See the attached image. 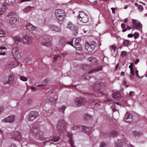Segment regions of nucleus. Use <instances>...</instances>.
I'll list each match as a JSON object with an SVG mask.
<instances>
[{"mask_svg": "<svg viewBox=\"0 0 147 147\" xmlns=\"http://www.w3.org/2000/svg\"><path fill=\"white\" fill-rule=\"evenodd\" d=\"M15 1V0H6V2L9 5H12Z\"/></svg>", "mask_w": 147, "mask_h": 147, "instance_id": "nucleus-37", "label": "nucleus"}, {"mask_svg": "<svg viewBox=\"0 0 147 147\" xmlns=\"http://www.w3.org/2000/svg\"><path fill=\"white\" fill-rule=\"evenodd\" d=\"M32 8V7H31L30 6H28V7H26L24 9V12H27L28 11H30L31 10Z\"/></svg>", "mask_w": 147, "mask_h": 147, "instance_id": "nucleus-38", "label": "nucleus"}, {"mask_svg": "<svg viewBox=\"0 0 147 147\" xmlns=\"http://www.w3.org/2000/svg\"><path fill=\"white\" fill-rule=\"evenodd\" d=\"M61 57L59 55H55L54 57V60H53V62H56L58 60L60 59H61Z\"/></svg>", "mask_w": 147, "mask_h": 147, "instance_id": "nucleus-31", "label": "nucleus"}, {"mask_svg": "<svg viewBox=\"0 0 147 147\" xmlns=\"http://www.w3.org/2000/svg\"><path fill=\"white\" fill-rule=\"evenodd\" d=\"M142 133L140 132H137L134 131L133 132V135L135 136H139Z\"/></svg>", "mask_w": 147, "mask_h": 147, "instance_id": "nucleus-36", "label": "nucleus"}, {"mask_svg": "<svg viewBox=\"0 0 147 147\" xmlns=\"http://www.w3.org/2000/svg\"><path fill=\"white\" fill-rule=\"evenodd\" d=\"M135 94V93L133 91H130L129 92V96L130 97H132L134 96Z\"/></svg>", "mask_w": 147, "mask_h": 147, "instance_id": "nucleus-46", "label": "nucleus"}, {"mask_svg": "<svg viewBox=\"0 0 147 147\" xmlns=\"http://www.w3.org/2000/svg\"><path fill=\"white\" fill-rule=\"evenodd\" d=\"M102 69V67L100 66L97 68H96L95 69H93L91 70H90L89 71V74H91L93 73L96 72L97 71H98L100 70H101Z\"/></svg>", "mask_w": 147, "mask_h": 147, "instance_id": "nucleus-24", "label": "nucleus"}, {"mask_svg": "<svg viewBox=\"0 0 147 147\" xmlns=\"http://www.w3.org/2000/svg\"><path fill=\"white\" fill-rule=\"evenodd\" d=\"M118 132L116 131H113L111 132L110 135L112 136H115L117 135Z\"/></svg>", "mask_w": 147, "mask_h": 147, "instance_id": "nucleus-34", "label": "nucleus"}, {"mask_svg": "<svg viewBox=\"0 0 147 147\" xmlns=\"http://www.w3.org/2000/svg\"><path fill=\"white\" fill-rule=\"evenodd\" d=\"M134 36L135 38L136 39L139 37V34L138 33L135 32L134 34Z\"/></svg>", "mask_w": 147, "mask_h": 147, "instance_id": "nucleus-51", "label": "nucleus"}, {"mask_svg": "<svg viewBox=\"0 0 147 147\" xmlns=\"http://www.w3.org/2000/svg\"><path fill=\"white\" fill-rule=\"evenodd\" d=\"M72 43H73L72 40H71L70 41H67V43L68 44L70 45H71V46H73L74 47V46L73 45Z\"/></svg>", "mask_w": 147, "mask_h": 147, "instance_id": "nucleus-49", "label": "nucleus"}, {"mask_svg": "<svg viewBox=\"0 0 147 147\" xmlns=\"http://www.w3.org/2000/svg\"><path fill=\"white\" fill-rule=\"evenodd\" d=\"M129 42V41L128 40H125L123 42V44L125 46H127Z\"/></svg>", "mask_w": 147, "mask_h": 147, "instance_id": "nucleus-45", "label": "nucleus"}, {"mask_svg": "<svg viewBox=\"0 0 147 147\" xmlns=\"http://www.w3.org/2000/svg\"><path fill=\"white\" fill-rule=\"evenodd\" d=\"M89 59L90 61V62L93 63H95L96 61V59L94 57L89 58Z\"/></svg>", "mask_w": 147, "mask_h": 147, "instance_id": "nucleus-39", "label": "nucleus"}, {"mask_svg": "<svg viewBox=\"0 0 147 147\" xmlns=\"http://www.w3.org/2000/svg\"><path fill=\"white\" fill-rule=\"evenodd\" d=\"M48 81V80L47 79H46L45 80L42 82V84L40 85H39L38 86L42 88H44L46 85L47 82Z\"/></svg>", "mask_w": 147, "mask_h": 147, "instance_id": "nucleus-28", "label": "nucleus"}, {"mask_svg": "<svg viewBox=\"0 0 147 147\" xmlns=\"http://www.w3.org/2000/svg\"><path fill=\"white\" fill-rule=\"evenodd\" d=\"M33 40L32 37L26 35L24 36L23 39V42L25 44H30L32 42Z\"/></svg>", "mask_w": 147, "mask_h": 147, "instance_id": "nucleus-12", "label": "nucleus"}, {"mask_svg": "<svg viewBox=\"0 0 147 147\" xmlns=\"http://www.w3.org/2000/svg\"><path fill=\"white\" fill-rule=\"evenodd\" d=\"M73 30V34L75 36H76L78 34V30L77 28H76V30Z\"/></svg>", "mask_w": 147, "mask_h": 147, "instance_id": "nucleus-41", "label": "nucleus"}, {"mask_svg": "<svg viewBox=\"0 0 147 147\" xmlns=\"http://www.w3.org/2000/svg\"><path fill=\"white\" fill-rule=\"evenodd\" d=\"M134 65L133 63H131L130 64V65L129 66V68L130 69H133Z\"/></svg>", "mask_w": 147, "mask_h": 147, "instance_id": "nucleus-52", "label": "nucleus"}, {"mask_svg": "<svg viewBox=\"0 0 147 147\" xmlns=\"http://www.w3.org/2000/svg\"><path fill=\"white\" fill-rule=\"evenodd\" d=\"M113 97L115 98L118 99L121 97V95L118 92H115L113 95Z\"/></svg>", "mask_w": 147, "mask_h": 147, "instance_id": "nucleus-27", "label": "nucleus"}, {"mask_svg": "<svg viewBox=\"0 0 147 147\" xmlns=\"http://www.w3.org/2000/svg\"><path fill=\"white\" fill-rule=\"evenodd\" d=\"M134 35L133 34H129L127 36L129 38H131Z\"/></svg>", "mask_w": 147, "mask_h": 147, "instance_id": "nucleus-57", "label": "nucleus"}, {"mask_svg": "<svg viewBox=\"0 0 147 147\" xmlns=\"http://www.w3.org/2000/svg\"><path fill=\"white\" fill-rule=\"evenodd\" d=\"M135 73L136 75V76L137 77L139 76V74H138V71L137 70H136L135 71Z\"/></svg>", "mask_w": 147, "mask_h": 147, "instance_id": "nucleus-62", "label": "nucleus"}, {"mask_svg": "<svg viewBox=\"0 0 147 147\" xmlns=\"http://www.w3.org/2000/svg\"><path fill=\"white\" fill-rule=\"evenodd\" d=\"M128 30V28H127V26L126 28H125L124 29H123L122 30V32H124L126 31L127 30Z\"/></svg>", "mask_w": 147, "mask_h": 147, "instance_id": "nucleus-59", "label": "nucleus"}, {"mask_svg": "<svg viewBox=\"0 0 147 147\" xmlns=\"http://www.w3.org/2000/svg\"><path fill=\"white\" fill-rule=\"evenodd\" d=\"M81 40L80 38H78L75 41L74 48H76L77 50L81 51L82 50V48L81 45L80 43Z\"/></svg>", "mask_w": 147, "mask_h": 147, "instance_id": "nucleus-13", "label": "nucleus"}, {"mask_svg": "<svg viewBox=\"0 0 147 147\" xmlns=\"http://www.w3.org/2000/svg\"><path fill=\"white\" fill-rule=\"evenodd\" d=\"M55 15L56 19L59 21H63L66 17L64 11L61 9H57L55 10Z\"/></svg>", "mask_w": 147, "mask_h": 147, "instance_id": "nucleus-2", "label": "nucleus"}, {"mask_svg": "<svg viewBox=\"0 0 147 147\" xmlns=\"http://www.w3.org/2000/svg\"><path fill=\"white\" fill-rule=\"evenodd\" d=\"M52 138L51 139V141L54 142L58 141L60 139L59 136H53L52 137Z\"/></svg>", "mask_w": 147, "mask_h": 147, "instance_id": "nucleus-29", "label": "nucleus"}, {"mask_svg": "<svg viewBox=\"0 0 147 147\" xmlns=\"http://www.w3.org/2000/svg\"><path fill=\"white\" fill-rule=\"evenodd\" d=\"M127 54V52L125 51H123L121 52V55L123 56H124L126 55Z\"/></svg>", "mask_w": 147, "mask_h": 147, "instance_id": "nucleus-48", "label": "nucleus"}, {"mask_svg": "<svg viewBox=\"0 0 147 147\" xmlns=\"http://www.w3.org/2000/svg\"><path fill=\"white\" fill-rule=\"evenodd\" d=\"M106 96H107L106 97L107 98L106 99V100H105V101L106 102V101L108 102H110V103H111V102H111V100L109 98H108L107 97V95H106Z\"/></svg>", "mask_w": 147, "mask_h": 147, "instance_id": "nucleus-47", "label": "nucleus"}, {"mask_svg": "<svg viewBox=\"0 0 147 147\" xmlns=\"http://www.w3.org/2000/svg\"><path fill=\"white\" fill-rule=\"evenodd\" d=\"M20 79L21 80L23 81H26L27 80V78L25 76H21Z\"/></svg>", "mask_w": 147, "mask_h": 147, "instance_id": "nucleus-42", "label": "nucleus"}, {"mask_svg": "<svg viewBox=\"0 0 147 147\" xmlns=\"http://www.w3.org/2000/svg\"><path fill=\"white\" fill-rule=\"evenodd\" d=\"M111 47L112 49L114 50V51H115V49L116 48V47L115 45H112L111 46Z\"/></svg>", "mask_w": 147, "mask_h": 147, "instance_id": "nucleus-61", "label": "nucleus"}, {"mask_svg": "<svg viewBox=\"0 0 147 147\" xmlns=\"http://www.w3.org/2000/svg\"><path fill=\"white\" fill-rule=\"evenodd\" d=\"M96 45L95 42H92L88 43L86 42L85 44V46L86 49L89 52H92L94 50Z\"/></svg>", "mask_w": 147, "mask_h": 147, "instance_id": "nucleus-5", "label": "nucleus"}, {"mask_svg": "<svg viewBox=\"0 0 147 147\" xmlns=\"http://www.w3.org/2000/svg\"><path fill=\"white\" fill-rule=\"evenodd\" d=\"M62 39H61V40H60V42H62L63 43H65V39H64L63 38H62Z\"/></svg>", "mask_w": 147, "mask_h": 147, "instance_id": "nucleus-58", "label": "nucleus"}, {"mask_svg": "<svg viewBox=\"0 0 147 147\" xmlns=\"http://www.w3.org/2000/svg\"><path fill=\"white\" fill-rule=\"evenodd\" d=\"M105 144L104 142H102L100 145V147H104L105 146Z\"/></svg>", "mask_w": 147, "mask_h": 147, "instance_id": "nucleus-56", "label": "nucleus"}, {"mask_svg": "<svg viewBox=\"0 0 147 147\" xmlns=\"http://www.w3.org/2000/svg\"><path fill=\"white\" fill-rule=\"evenodd\" d=\"M9 147H17L14 144H11V146H9Z\"/></svg>", "mask_w": 147, "mask_h": 147, "instance_id": "nucleus-63", "label": "nucleus"}, {"mask_svg": "<svg viewBox=\"0 0 147 147\" xmlns=\"http://www.w3.org/2000/svg\"><path fill=\"white\" fill-rule=\"evenodd\" d=\"M139 61V60L138 59H136L134 63L135 64H137Z\"/></svg>", "mask_w": 147, "mask_h": 147, "instance_id": "nucleus-64", "label": "nucleus"}, {"mask_svg": "<svg viewBox=\"0 0 147 147\" xmlns=\"http://www.w3.org/2000/svg\"><path fill=\"white\" fill-rule=\"evenodd\" d=\"M13 39L15 44H18L22 41V39L19 36H15L13 37Z\"/></svg>", "mask_w": 147, "mask_h": 147, "instance_id": "nucleus-23", "label": "nucleus"}, {"mask_svg": "<svg viewBox=\"0 0 147 147\" xmlns=\"http://www.w3.org/2000/svg\"><path fill=\"white\" fill-rule=\"evenodd\" d=\"M38 116V113L36 111L31 112L28 115V120L32 121Z\"/></svg>", "mask_w": 147, "mask_h": 147, "instance_id": "nucleus-10", "label": "nucleus"}, {"mask_svg": "<svg viewBox=\"0 0 147 147\" xmlns=\"http://www.w3.org/2000/svg\"><path fill=\"white\" fill-rule=\"evenodd\" d=\"M111 10H112V13H113V14H115V9L114 8H111Z\"/></svg>", "mask_w": 147, "mask_h": 147, "instance_id": "nucleus-54", "label": "nucleus"}, {"mask_svg": "<svg viewBox=\"0 0 147 147\" xmlns=\"http://www.w3.org/2000/svg\"><path fill=\"white\" fill-rule=\"evenodd\" d=\"M67 27L72 30H76V28L75 25L70 22L68 23Z\"/></svg>", "mask_w": 147, "mask_h": 147, "instance_id": "nucleus-21", "label": "nucleus"}, {"mask_svg": "<svg viewBox=\"0 0 147 147\" xmlns=\"http://www.w3.org/2000/svg\"><path fill=\"white\" fill-rule=\"evenodd\" d=\"M130 71H131V75H129V78L131 80H132L133 77L134 75V69H130Z\"/></svg>", "mask_w": 147, "mask_h": 147, "instance_id": "nucleus-30", "label": "nucleus"}, {"mask_svg": "<svg viewBox=\"0 0 147 147\" xmlns=\"http://www.w3.org/2000/svg\"><path fill=\"white\" fill-rule=\"evenodd\" d=\"M15 64H17L18 66H20V64L16 61L15 62H11L10 63L9 65L10 66L11 65L12 67L13 66V67H14L16 66L15 65Z\"/></svg>", "mask_w": 147, "mask_h": 147, "instance_id": "nucleus-33", "label": "nucleus"}, {"mask_svg": "<svg viewBox=\"0 0 147 147\" xmlns=\"http://www.w3.org/2000/svg\"><path fill=\"white\" fill-rule=\"evenodd\" d=\"M14 79L13 75V74H11L9 76L8 80V81H5L4 82L5 84H10L12 83L13 82Z\"/></svg>", "mask_w": 147, "mask_h": 147, "instance_id": "nucleus-19", "label": "nucleus"}, {"mask_svg": "<svg viewBox=\"0 0 147 147\" xmlns=\"http://www.w3.org/2000/svg\"><path fill=\"white\" fill-rule=\"evenodd\" d=\"M126 143L128 145V146L129 147H133V145L131 144H130L129 145V143L128 142H126Z\"/></svg>", "mask_w": 147, "mask_h": 147, "instance_id": "nucleus-60", "label": "nucleus"}, {"mask_svg": "<svg viewBox=\"0 0 147 147\" xmlns=\"http://www.w3.org/2000/svg\"><path fill=\"white\" fill-rule=\"evenodd\" d=\"M132 26L133 29H141L142 25L138 20L133 19Z\"/></svg>", "mask_w": 147, "mask_h": 147, "instance_id": "nucleus-8", "label": "nucleus"}, {"mask_svg": "<svg viewBox=\"0 0 147 147\" xmlns=\"http://www.w3.org/2000/svg\"><path fill=\"white\" fill-rule=\"evenodd\" d=\"M86 102L85 98H77L75 100V104L78 107L81 106Z\"/></svg>", "mask_w": 147, "mask_h": 147, "instance_id": "nucleus-9", "label": "nucleus"}, {"mask_svg": "<svg viewBox=\"0 0 147 147\" xmlns=\"http://www.w3.org/2000/svg\"><path fill=\"white\" fill-rule=\"evenodd\" d=\"M49 27L51 30L56 32H59L61 29L60 27L54 25H50L49 26Z\"/></svg>", "mask_w": 147, "mask_h": 147, "instance_id": "nucleus-18", "label": "nucleus"}, {"mask_svg": "<svg viewBox=\"0 0 147 147\" xmlns=\"http://www.w3.org/2000/svg\"><path fill=\"white\" fill-rule=\"evenodd\" d=\"M26 27L27 29L31 30H34L36 28L34 26L30 23H28L26 25Z\"/></svg>", "mask_w": 147, "mask_h": 147, "instance_id": "nucleus-25", "label": "nucleus"}, {"mask_svg": "<svg viewBox=\"0 0 147 147\" xmlns=\"http://www.w3.org/2000/svg\"><path fill=\"white\" fill-rule=\"evenodd\" d=\"M78 19L83 23H87L88 21L87 15L83 11H80L78 16Z\"/></svg>", "mask_w": 147, "mask_h": 147, "instance_id": "nucleus-3", "label": "nucleus"}, {"mask_svg": "<svg viewBox=\"0 0 147 147\" xmlns=\"http://www.w3.org/2000/svg\"><path fill=\"white\" fill-rule=\"evenodd\" d=\"M22 137V136L19 132L16 131L13 133V137L12 138H13L16 140H20Z\"/></svg>", "mask_w": 147, "mask_h": 147, "instance_id": "nucleus-16", "label": "nucleus"}, {"mask_svg": "<svg viewBox=\"0 0 147 147\" xmlns=\"http://www.w3.org/2000/svg\"><path fill=\"white\" fill-rule=\"evenodd\" d=\"M106 85V84L103 82H97L94 84L92 88L94 91L93 95H96V96H100L102 95V92H100V90L103 88Z\"/></svg>", "mask_w": 147, "mask_h": 147, "instance_id": "nucleus-1", "label": "nucleus"}, {"mask_svg": "<svg viewBox=\"0 0 147 147\" xmlns=\"http://www.w3.org/2000/svg\"><path fill=\"white\" fill-rule=\"evenodd\" d=\"M12 53L15 59H19L21 57L20 52L18 47H16L14 48L12 50Z\"/></svg>", "mask_w": 147, "mask_h": 147, "instance_id": "nucleus-4", "label": "nucleus"}, {"mask_svg": "<svg viewBox=\"0 0 147 147\" xmlns=\"http://www.w3.org/2000/svg\"><path fill=\"white\" fill-rule=\"evenodd\" d=\"M43 41L42 42V44L45 46H47L50 43V41L49 40V38L48 36H45L43 38Z\"/></svg>", "mask_w": 147, "mask_h": 147, "instance_id": "nucleus-17", "label": "nucleus"}, {"mask_svg": "<svg viewBox=\"0 0 147 147\" xmlns=\"http://www.w3.org/2000/svg\"><path fill=\"white\" fill-rule=\"evenodd\" d=\"M40 130V128L38 126L34 125L31 128L30 133V134H32L37 136Z\"/></svg>", "mask_w": 147, "mask_h": 147, "instance_id": "nucleus-11", "label": "nucleus"}, {"mask_svg": "<svg viewBox=\"0 0 147 147\" xmlns=\"http://www.w3.org/2000/svg\"><path fill=\"white\" fill-rule=\"evenodd\" d=\"M84 79L85 80H89L90 79V76L89 75H85Z\"/></svg>", "mask_w": 147, "mask_h": 147, "instance_id": "nucleus-50", "label": "nucleus"}, {"mask_svg": "<svg viewBox=\"0 0 147 147\" xmlns=\"http://www.w3.org/2000/svg\"><path fill=\"white\" fill-rule=\"evenodd\" d=\"M5 34V32L2 30H0V37H2Z\"/></svg>", "mask_w": 147, "mask_h": 147, "instance_id": "nucleus-43", "label": "nucleus"}, {"mask_svg": "<svg viewBox=\"0 0 147 147\" xmlns=\"http://www.w3.org/2000/svg\"><path fill=\"white\" fill-rule=\"evenodd\" d=\"M39 138L41 140H43L44 139V133L40 130L38 134V136Z\"/></svg>", "mask_w": 147, "mask_h": 147, "instance_id": "nucleus-26", "label": "nucleus"}, {"mask_svg": "<svg viewBox=\"0 0 147 147\" xmlns=\"http://www.w3.org/2000/svg\"><path fill=\"white\" fill-rule=\"evenodd\" d=\"M81 128L82 129V131L83 132L85 133L86 134L88 135H89L91 134V128L90 127V128H86L85 126L82 125H78L76 126H74L73 127V129L74 130L76 129L77 128Z\"/></svg>", "mask_w": 147, "mask_h": 147, "instance_id": "nucleus-7", "label": "nucleus"}, {"mask_svg": "<svg viewBox=\"0 0 147 147\" xmlns=\"http://www.w3.org/2000/svg\"><path fill=\"white\" fill-rule=\"evenodd\" d=\"M121 26L122 27V28L123 29H125V28L126 26L125 25V24L123 23H122L121 24Z\"/></svg>", "mask_w": 147, "mask_h": 147, "instance_id": "nucleus-53", "label": "nucleus"}, {"mask_svg": "<svg viewBox=\"0 0 147 147\" xmlns=\"http://www.w3.org/2000/svg\"><path fill=\"white\" fill-rule=\"evenodd\" d=\"M6 8V7L5 5H4V4H3V6L0 9V15H2L4 13L5 11Z\"/></svg>", "mask_w": 147, "mask_h": 147, "instance_id": "nucleus-32", "label": "nucleus"}, {"mask_svg": "<svg viewBox=\"0 0 147 147\" xmlns=\"http://www.w3.org/2000/svg\"><path fill=\"white\" fill-rule=\"evenodd\" d=\"M5 49H6V48L5 47H0V50H1V52H3V51H2L3 50Z\"/></svg>", "mask_w": 147, "mask_h": 147, "instance_id": "nucleus-55", "label": "nucleus"}, {"mask_svg": "<svg viewBox=\"0 0 147 147\" xmlns=\"http://www.w3.org/2000/svg\"><path fill=\"white\" fill-rule=\"evenodd\" d=\"M67 136L69 138V142L71 146V147H75L74 145V143L72 139V134L71 133H68Z\"/></svg>", "mask_w": 147, "mask_h": 147, "instance_id": "nucleus-20", "label": "nucleus"}, {"mask_svg": "<svg viewBox=\"0 0 147 147\" xmlns=\"http://www.w3.org/2000/svg\"><path fill=\"white\" fill-rule=\"evenodd\" d=\"M132 116L130 113L127 112L125 117V120L127 122L131 123L132 121Z\"/></svg>", "mask_w": 147, "mask_h": 147, "instance_id": "nucleus-14", "label": "nucleus"}, {"mask_svg": "<svg viewBox=\"0 0 147 147\" xmlns=\"http://www.w3.org/2000/svg\"><path fill=\"white\" fill-rule=\"evenodd\" d=\"M92 116L88 115V114H86L84 115V118L86 119H91Z\"/></svg>", "mask_w": 147, "mask_h": 147, "instance_id": "nucleus-35", "label": "nucleus"}, {"mask_svg": "<svg viewBox=\"0 0 147 147\" xmlns=\"http://www.w3.org/2000/svg\"><path fill=\"white\" fill-rule=\"evenodd\" d=\"M138 9L140 11H142L144 9V8L142 7V6L141 5H138Z\"/></svg>", "mask_w": 147, "mask_h": 147, "instance_id": "nucleus-44", "label": "nucleus"}, {"mask_svg": "<svg viewBox=\"0 0 147 147\" xmlns=\"http://www.w3.org/2000/svg\"><path fill=\"white\" fill-rule=\"evenodd\" d=\"M67 125V123L63 120H61L59 121L57 125V128L58 131H64Z\"/></svg>", "mask_w": 147, "mask_h": 147, "instance_id": "nucleus-6", "label": "nucleus"}, {"mask_svg": "<svg viewBox=\"0 0 147 147\" xmlns=\"http://www.w3.org/2000/svg\"><path fill=\"white\" fill-rule=\"evenodd\" d=\"M19 22V20L17 18H10V22L12 24H17Z\"/></svg>", "mask_w": 147, "mask_h": 147, "instance_id": "nucleus-22", "label": "nucleus"}, {"mask_svg": "<svg viewBox=\"0 0 147 147\" xmlns=\"http://www.w3.org/2000/svg\"><path fill=\"white\" fill-rule=\"evenodd\" d=\"M65 107L64 106H62L61 107H60L59 109V111L60 112H63L64 111Z\"/></svg>", "mask_w": 147, "mask_h": 147, "instance_id": "nucleus-40", "label": "nucleus"}, {"mask_svg": "<svg viewBox=\"0 0 147 147\" xmlns=\"http://www.w3.org/2000/svg\"><path fill=\"white\" fill-rule=\"evenodd\" d=\"M14 117L13 115H11L4 119L2 121L3 122L13 123L14 120Z\"/></svg>", "mask_w": 147, "mask_h": 147, "instance_id": "nucleus-15", "label": "nucleus"}]
</instances>
